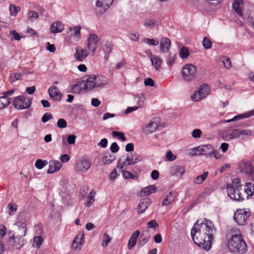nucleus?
Listing matches in <instances>:
<instances>
[{
	"label": "nucleus",
	"instance_id": "obj_50",
	"mask_svg": "<svg viewBox=\"0 0 254 254\" xmlns=\"http://www.w3.org/2000/svg\"><path fill=\"white\" fill-rule=\"evenodd\" d=\"M166 159L169 161H173L176 159V156L174 155L171 150H169L166 154Z\"/></svg>",
	"mask_w": 254,
	"mask_h": 254
},
{
	"label": "nucleus",
	"instance_id": "obj_2",
	"mask_svg": "<svg viewBox=\"0 0 254 254\" xmlns=\"http://www.w3.org/2000/svg\"><path fill=\"white\" fill-rule=\"evenodd\" d=\"M26 232V228L23 225L19 226L15 233V236L12 234L9 236L8 244L12 248L15 250L20 249L25 242L24 237Z\"/></svg>",
	"mask_w": 254,
	"mask_h": 254
},
{
	"label": "nucleus",
	"instance_id": "obj_21",
	"mask_svg": "<svg viewBox=\"0 0 254 254\" xmlns=\"http://www.w3.org/2000/svg\"><path fill=\"white\" fill-rule=\"evenodd\" d=\"M62 166V163L59 161H50L49 162V168L47 173L52 174L60 170Z\"/></svg>",
	"mask_w": 254,
	"mask_h": 254
},
{
	"label": "nucleus",
	"instance_id": "obj_16",
	"mask_svg": "<svg viewBox=\"0 0 254 254\" xmlns=\"http://www.w3.org/2000/svg\"><path fill=\"white\" fill-rule=\"evenodd\" d=\"M151 203V200L150 198L146 197L142 199L136 207L137 214H141L143 213Z\"/></svg>",
	"mask_w": 254,
	"mask_h": 254
},
{
	"label": "nucleus",
	"instance_id": "obj_61",
	"mask_svg": "<svg viewBox=\"0 0 254 254\" xmlns=\"http://www.w3.org/2000/svg\"><path fill=\"white\" fill-rule=\"evenodd\" d=\"M239 136L241 135H245L246 136H251L252 135V131L250 130L246 129V130H240L239 129Z\"/></svg>",
	"mask_w": 254,
	"mask_h": 254
},
{
	"label": "nucleus",
	"instance_id": "obj_15",
	"mask_svg": "<svg viewBox=\"0 0 254 254\" xmlns=\"http://www.w3.org/2000/svg\"><path fill=\"white\" fill-rule=\"evenodd\" d=\"M99 39L98 36L94 34H92L89 35L88 38V49L95 53L98 45Z\"/></svg>",
	"mask_w": 254,
	"mask_h": 254
},
{
	"label": "nucleus",
	"instance_id": "obj_60",
	"mask_svg": "<svg viewBox=\"0 0 254 254\" xmlns=\"http://www.w3.org/2000/svg\"><path fill=\"white\" fill-rule=\"evenodd\" d=\"M26 32L28 34H30V35L32 37H34V36L38 37L39 36V35L37 34V32L35 30H34L32 28H30V27H28L27 28Z\"/></svg>",
	"mask_w": 254,
	"mask_h": 254
},
{
	"label": "nucleus",
	"instance_id": "obj_23",
	"mask_svg": "<svg viewBox=\"0 0 254 254\" xmlns=\"http://www.w3.org/2000/svg\"><path fill=\"white\" fill-rule=\"evenodd\" d=\"M244 191L243 194L248 199L250 196H252L254 194V185L250 182L246 183Z\"/></svg>",
	"mask_w": 254,
	"mask_h": 254
},
{
	"label": "nucleus",
	"instance_id": "obj_29",
	"mask_svg": "<svg viewBox=\"0 0 254 254\" xmlns=\"http://www.w3.org/2000/svg\"><path fill=\"white\" fill-rule=\"evenodd\" d=\"M242 5L243 0H235L232 5L235 11L241 17H243V13L242 9Z\"/></svg>",
	"mask_w": 254,
	"mask_h": 254
},
{
	"label": "nucleus",
	"instance_id": "obj_31",
	"mask_svg": "<svg viewBox=\"0 0 254 254\" xmlns=\"http://www.w3.org/2000/svg\"><path fill=\"white\" fill-rule=\"evenodd\" d=\"M109 78L103 75H96V87L103 86L109 82Z\"/></svg>",
	"mask_w": 254,
	"mask_h": 254
},
{
	"label": "nucleus",
	"instance_id": "obj_22",
	"mask_svg": "<svg viewBox=\"0 0 254 254\" xmlns=\"http://www.w3.org/2000/svg\"><path fill=\"white\" fill-rule=\"evenodd\" d=\"M64 28L63 23L60 21L55 22L52 23L50 27V31L52 33H58L62 32Z\"/></svg>",
	"mask_w": 254,
	"mask_h": 254
},
{
	"label": "nucleus",
	"instance_id": "obj_19",
	"mask_svg": "<svg viewBox=\"0 0 254 254\" xmlns=\"http://www.w3.org/2000/svg\"><path fill=\"white\" fill-rule=\"evenodd\" d=\"M196 149L201 155H209L213 152V148L210 144L199 146L196 148Z\"/></svg>",
	"mask_w": 254,
	"mask_h": 254
},
{
	"label": "nucleus",
	"instance_id": "obj_12",
	"mask_svg": "<svg viewBox=\"0 0 254 254\" xmlns=\"http://www.w3.org/2000/svg\"><path fill=\"white\" fill-rule=\"evenodd\" d=\"M82 82L84 83L83 86L85 90H91L96 87V75H87L84 76Z\"/></svg>",
	"mask_w": 254,
	"mask_h": 254
},
{
	"label": "nucleus",
	"instance_id": "obj_42",
	"mask_svg": "<svg viewBox=\"0 0 254 254\" xmlns=\"http://www.w3.org/2000/svg\"><path fill=\"white\" fill-rule=\"evenodd\" d=\"M202 45L205 49H209L212 47V43L207 37H205L202 40Z\"/></svg>",
	"mask_w": 254,
	"mask_h": 254
},
{
	"label": "nucleus",
	"instance_id": "obj_25",
	"mask_svg": "<svg viewBox=\"0 0 254 254\" xmlns=\"http://www.w3.org/2000/svg\"><path fill=\"white\" fill-rule=\"evenodd\" d=\"M150 61L152 65L156 70H159L161 67L162 63V60L160 57L155 55H151L150 56Z\"/></svg>",
	"mask_w": 254,
	"mask_h": 254
},
{
	"label": "nucleus",
	"instance_id": "obj_64",
	"mask_svg": "<svg viewBox=\"0 0 254 254\" xmlns=\"http://www.w3.org/2000/svg\"><path fill=\"white\" fill-rule=\"evenodd\" d=\"M139 38V35L138 32H132L130 34V38L134 41L138 40Z\"/></svg>",
	"mask_w": 254,
	"mask_h": 254
},
{
	"label": "nucleus",
	"instance_id": "obj_9",
	"mask_svg": "<svg viewBox=\"0 0 254 254\" xmlns=\"http://www.w3.org/2000/svg\"><path fill=\"white\" fill-rule=\"evenodd\" d=\"M250 215L251 212L250 211L239 209L235 212L234 219L238 225H244L246 224Z\"/></svg>",
	"mask_w": 254,
	"mask_h": 254
},
{
	"label": "nucleus",
	"instance_id": "obj_39",
	"mask_svg": "<svg viewBox=\"0 0 254 254\" xmlns=\"http://www.w3.org/2000/svg\"><path fill=\"white\" fill-rule=\"evenodd\" d=\"M96 194V192L93 191V190L89 193L88 198L86 204V205L87 207H90L95 201V196Z\"/></svg>",
	"mask_w": 254,
	"mask_h": 254
},
{
	"label": "nucleus",
	"instance_id": "obj_28",
	"mask_svg": "<svg viewBox=\"0 0 254 254\" xmlns=\"http://www.w3.org/2000/svg\"><path fill=\"white\" fill-rule=\"evenodd\" d=\"M139 234L140 232L139 230L135 231L131 234L127 244L128 249H131L135 245Z\"/></svg>",
	"mask_w": 254,
	"mask_h": 254
},
{
	"label": "nucleus",
	"instance_id": "obj_33",
	"mask_svg": "<svg viewBox=\"0 0 254 254\" xmlns=\"http://www.w3.org/2000/svg\"><path fill=\"white\" fill-rule=\"evenodd\" d=\"M83 82L82 80L77 82L76 84H74L71 87V92L73 93H79L82 90H85L84 89V86H83Z\"/></svg>",
	"mask_w": 254,
	"mask_h": 254
},
{
	"label": "nucleus",
	"instance_id": "obj_58",
	"mask_svg": "<svg viewBox=\"0 0 254 254\" xmlns=\"http://www.w3.org/2000/svg\"><path fill=\"white\" fill-rule=\"evenodd\" d=\"M191 134L193 138H199L201 136V131L199 129H195L192 131Z\"/></svg>",
	"mask_w": 254,
	"mask_h": 254
},
{
	"label": "nucleus",
	"instance_id": "obj_36",
	"mask_svg": "<svg viewBox=\"0 0 254 254\" xmlns=\"http://www.w3.org/2000/svg\"><path fill=\"white\" fill-rule=\"evenodd\" d=\"M11 99H9L6 96H2L0 97V109H2L5 107L8 106L10 103Z\"/></svg>",
	"mask_w": 254,
	"mask_h": 254
},
{
	"label": "nucleus",
	"instance_id": "obj_26",
	"mask_svg": "<svg viewBox=\"0 0 254 254\" xmlns=\"http://www.w3.org/2000/svg\"><path fill=\"white\" fill-rule=\"evenodd\" d=\"M252 116H254V112H246L244 114H239L235 116L231 119L225 120V123H230L232 122H235L239 120H241L243 119L248 118Z\"/></svg>",
	"mask_w": 254,
	"mask_h": 254
},
{
	"label": "nucleus",
	"instance_id": "obj_45",
	"mask_svg": "<svg viewBox=\"0 0 254 254\" xmlns=\"http://www.w3.org/2000/svg\"><path fill=\"white\" fill-rule=\"evenodd\" d=\"M180 56L182 59L187 58L189 55V49L188 48L183 46L180 50L179 53Z\"/></svg>",
	"mask_w": 254,
	"mask_h": 254
},
{
	"label": "nucleus",
	"instance_id": "obj_53",
	"mask_svg": "<svg viewBox=\"0 0 254 254\" xmlns=\"http://www.w3.org/2000/svg\"><path fill=\"white\" fill-rule=\"evenodd\" d=\"M112 133L113 136L118 137L119 139L122 141L126 140V138L124 136V134L123 132L114 131Z\"/></svg>",
	"mask_w": 254,
	"mask_h": 254
},
{
	"label": "nucleus",
	"instance_id": "obj_46",
	"mask_svg": "<svg viewBox=\"0 0 254 254\" xmlns=\"http://www.w3.org/2000/svg\"><path fill=\"white\" fill-rule=\"evenodd\" d=\"M111 238L107 233H105L103 235L102 239V246L103 247H106L108 243L111 241Z\"/></svg>",
	"mask_w": 254,
	"mask_h": 254
},
{
	"label": "nucleus",
	"instance_id": "obj_57",
	"mask_svg": "<svg viewBox=\"0 0 254 254\" xmlns=\"http://www.w3.org/2000/svg\"><path fill=\"white\" fill-rule=\"evenodd\" d=\"M57 125L59 127L63 128H65L66 127L67 124L64 119H60L58 121Z\"/></svg>",
	"mask_w": 254,
	"mask_h": 254
},
{
	"label": "nucleus",
	"instance_id": "obj_55",
	"mask_svg": "<svg viewBox=\"0 0 254 254\" xmlns=\"http://www.w3.org/2000/svg\"><path fill=\"white\" fill-rule=\"evenodd\" d=\"M76 136L74 134L68 135L67 137V142L69 144H74L75 142Z\"/></svg>",
	"mask_w": 254,
	"mask_h": 254
},
{
	"label": "nucleus",
	"instance_id": "obj_38",
	"mask_svg": "<svg viewBox=\"0 0 254 254\" xmlns=\"http://www.w3.org/2000/svg\"><path fill=\"white\" fill-rule=\"evenodd\" d=\"M150 238V235H146L145 233H143L138 241V245L140 247H142L147 243Z\"/></svg>",
	"mask_w": 254,
	"mask_h": 254
},
{
	"label": "nucleus",
	"instance_id": "obj_49",
	"mask_svg": "<svg viewBox=\"0 0 254 254\" xmlns=\"http://www.w3.org/2000/svg\"><path fill=\"white\" fill-rule=\"evenodd\" d=\"M176 55L174 54H169L167 59V63L169 65H173L175 62Z\"/></svg>",
	"mask_w": 254,
	"mask_h": 254
},
{
	"label": "nucleus",
	"instance_id": "obj_24",
	"mask_svg": "<svg viewBox=\"0 0 254 254\" xmlns=\"http://www.w3.org/2000/svg\"><path fill=\"white\" fill-rule=\"evenodd\" d=\"M185 168L181 166L174 165L171 169L170 173L172 176H182L185 173Z\"/></svg>",
	"mask_w": 254,
	"mask_h": 254
},
{
	"label": "nucleus",
	"instance_id": "obj_14",
	"mask_svg": "<svg viewBox=\"0 0 254 254\" xmlns=\"http://www.w3.org/2000/svg\"><path fill=\"white\" fill-rule=\"evenodd\" d=\"M91 163L85 158L79 160L75 165V169L82 172H86L90 167Z\"/></svg>",
	"mask_w": 254,
	"mask_h": 254
},
{
	"label": "nucleus",
	"instance_id": "obj_6",
	"mask_svg": "<svg viewBox=\"0 0 254 254\" xmlns=\"http://www.w3.org/2000/svg\"><path fill=\"white\" fill-rule=\"evenodd\" d=\"M196 68L195 65L188 64H185L182 70L183 78L186 81L193 80L196 76Z\"/></svg>",
	"mask_w": 254,
	"mask_h": 254
},
{
	"label": "nucleus",
	"instance_id": "obj_52",
	"mask_svg": "<svg viewBox=\"0 0 254 254\" xmlns=\"http://www.w3.org/2000/svg\"><path fill=\"white\" fill-rule=\"evenodd\" d=\"M156 24V21L152 19H146L144 22V25L145 27L152 28Z\"/></svg>",
	"mask_w": 254,
	"mask_h": 254
},
{
	"label": "nucleus",
	"instance_id": "obj_3",
	"mask_svg": "<svg viewBox=\"0 0 254 254\" xmlns=\"http://www.w3.org/2000/svg\"><path fill=\"white\" fill-rule=\"evenodd\" d=\"M243 191L240 180L239 178H235L230 184L227 185V192L228 196L232 199L236 201H241L244 199L245 195L241 192Z\"/></svg>",
	"mask_w": 254,
	"mask_h": 254
},
{
	"label": "nucleus",
	"instance_id": "obj_10",
	"mask_svg": "<svg viewBox=\"0 0 254 254\" xmlns=\"http://www.w3.org/2000/svg\"><path fill=\"white\" fill-rule=\"evenodd\" d=\"M209 93V86L207 84H203L191 95V98L193 101H198L206 97Z\"/></svg>",
	"mask_w": 254,
	"mask_h": 254
},
{
	"label": "nucleus",
	"instance_id": "obj_13",
	"mask_svg": "<svg viewBox=\"0 0 254 254\" xmlns=\"http://www.w3.org/2000/svg\"><path fill=\"white\" fill-rule=\"evenodd\" d=\"M239 129L227 128L222 132V138L226 141H229L239 137Z\"/></svg>",
	"mask_w": 254,
	"mask_h": 254
},
{
	"label": "nucleus",
	"instance_id": "obj_20",
	"mask_svg": "<svg viewBox=\"0 0 254 254\" xmlns=\"http://www.w3.org/2000/svg\"><path fill=\"white\" fill-rule=\"evenodd\" d=\"M89 52L81 48H78L76 49L74 54L75 58L78 61L82 62L88 56Z\"/></svg>",
	"mask_w": 254,
	"mask_h": 254
},
{
	"label": "nucleus",
	"instance_id": "obj_51",
	"mask_svg": "<svg viewBox=\"0 0 254 254\" xmlns=\"http://www.w3.org/2000/svg\"><path fill=\"white\" fill-rule=\"evenodd\" d=\"M105 48L103 49L104 53H111L112 50L113 44L111 42H107L105 43Z\"/></svg>",
	"mask_w": 254,
	"mask_h": 254
},
{
	"label": "nucleus",
	"instance_id": "obj_1",
	"mask_svg": "<svg viewBox=\"0 0 254 254\" xmlns=\"http://www.w3.org/2000/svg\"><path fill=\"white\" fill-rule=\"evenodd\" d=\"M215 232L211 221L205 219L202 222H195L191 231V236L196 245L208 251L211 248Z\"/></svg>",
	"mask_w": 254,
	"mask_h": 254
},
{
	"label": "nucleus",
	"instance_id": "obj_40",
	"mask_svg": "<svg viewBox=\"0 0 254 254\" xmlns=\"http://www.w3.org/2000/svg\"><path fill=\"white\" fill-rule=\"evenodd\" d=\"M208 173L204 172L202 175L197 176L194 179V183L196 184H201L207 178Z\"/></svg>",
	"mask_w": 254,
	"mask_h": 254
},
{
	"label": "nucleus",
	"instance_id": "obj_17",
	"mask_svg": "<svg viewBox=\"0 0 254 254\" xmlns=\"http://www.w3.org/2000/svg\"><path fill=\"white\" fill-rule=\"evenodd\" d=\"M48 92L51 98L53 100L60 101L61 100L62 94L57 87L51 86L49 88Z\"/></svg>",
	"mask_w": 254,
	"mask_h": 254
},
{
	"label": "nucleus",
	"instance_id": "obj_37",
	"mask_svg": "<svg viewBox=\"0 0 254 254\" xmlns=\"http://www.w3.org/2000/svg\"><path fill=\"white\" fill-rule=\"evenodd\" d=\"M6 209L7 212L10 215H13L16 211L17 209V205L13 202H10L8 204Z\"/></svg>",
	"mask_w": 254,
	"mask_h": 254
},
{
	"label": "nucleus",
	"instance_id": "obj_54",
	"mask_svg": "<svg viewBox=\"0 0 254 254\" xmlns=\"http://www.w3.org/2000/svg\"><path fill=\"white\" fill-rule=\"evenodd\" d=\"M158 225L156 221L154 220H152L150 221L147 224V227L148 229L152 228L155 229L157 227H158Z\"/></svg>",
	"mask_w": 254,
	"mask_h": 254
},
{
	"label": "nucleus",
	"instance_id": "obj_59",
	"mask_svg": "<svg viewBox=\"0 0 254 254\" xmlns=\"http://www.w3.org/2000/svg\"><path fill=\"white\" fill-rule=\"evenodd\" d=\"M53 117L51 114L48 113H45L42 118V121L43 123H46L50 120L52 119Z\"/></svg>",
	"mask_w": 254,
	"mask_h": 254
},
{
	"label": "nucleus",
	"instance_id": "obj_44",
	"mask_svg": "<svg viewBox=\"0 0 254 254\" xmlns=\"http://www.w3.org/2000/svg\"><path fill=\"white\" fill-rule=\"evenodd\" d=\"M20 10V7L19 6H16L13 4H10L9 6V10L10 12V14L12 16H16L18 11Z\"/></svg>",
	"mask_w": 254,
	"mask_h": 254
},
{
	"label": "nucleus",
	"instance_id": "obj_32",
	"mask_svg": "<svg viewBox=\"0 0 254 254\" xmlns=\"http://www.w3.org/2000/svg\"><path fill=\"white\" fill-rule=\"evenodd\" d=\"M157 190V188L154 185H151L146 187L141 190L140 194V196H147L149 195L153 192H155Z\"/></svg>",
	"mask_w": 254,
	"mask_h": 254
},
{
	"label": "nucleus",
	"instance_id": "obj_62",
	"mask_svg": "<svg viewBox=\"0 0 254 254\" xmlns=\"http://www.w3.org/2000/svg\"><path fill=\"white\" fill-rule=\"evenodd\" d=\"M10 34L12 35L13 37V39L19 41L21 39V36L15 30H11L10 31Z\"/></svg>",
	"mask_w": 254,
	"mask_h": 254
},
{
	"label": "nucleus",
	"instance_id": "obj_27",
	"mask_svg": "<svg viewBox=\"0 0 254 254\" xmlns=\"http://www.w3.org/2000/svg\"><path fill=\"white\" fill-rule=\"evenodd\" d=\"M175 193L170 191L163 199L162 204L163 206H168L173 203L175 199Z\"/></svg>",
	"mask_w": 254,
	"mask_h": 254
},
{
	"label": "nucleus",
	"instance_id": "obj_18",
	"mask_svg": "<svg viewBox=\"0 0 254 254\" xmlns=\"http://www.w3.org/2000/svg\"><path fill=\"white\" fill-rule=\"evenodd\" d=\"M81 27L79 25L70 27L69 28L67 33L69 34L70 38L73 37V38H75L76 40H78L81 37Z\"/></svg>",
	"mask_w": 254,
	"mask_h": 254
},
{
	"label": "nucleus",
	"instance_id": "obj_63",
	"mask_svg": "<svg viewBox=\"0 0 254 254\" xmlns=\"http://www.w3.org/2000/svg\"><path fill=\"white\" fill-rule=\"evenodd\" d=\"M119 147L116 142L113 143L110 147V150L113 153H116L118 151Z\"/></svg>",
	"mask_w": 254,
	"mask_h": 254
},
{
	"label": "nucleus",
	"instance_id": "obj_47",
	"mask_svg": "<svg viewBox=\"0 0 254 254\" xmlns=\"http://www.w3.org/2000/svg\"><path fill=\"white\" fill-rule=\"evenodd\" d=\"M143 41L148 44V45H153L156 46L158 45L159 42L157 40H154L153 39H149V38H144L143 40Z\"/></svg>",
	"mask_w": 254,
	"mask_h": 254
},
{
	"label": "nucleus",
	"instance_id": "obj_56",
	"mask_svg": "<svg viewBox=\"0 0 254 254\" xmlns=\"http://www.w3.org/2000/svg\"><path fill=\"white\" fill-rule=\"evenodd\" d=\"M125 169V168L121 169L124 177L126 179L133 178L134 175L129 172L126 171Z\"/></svg>",
	"mask_w": 254,
	"mask_h": 254
},
{
	"label": "nucleus",
	"instance_id": "obj_7",
	"mask_svg": "<svg viewBox=\"0 0 254 254\" xmlns=\"http://www.w3.org/2000/svg\"><path fill=\"white\" fill-rule=\"evenodd\" d=\"M160 124V119L158 117L152 118L149 123L141 127L142 132L146 135L153 133L158 129Z\"/></svg>",
	"mask_w": 254,
	"mask_h": 254
},
{
	"label": "nucleus",
	"instance_id": "obj_48",
	"mask_svg": "<svg viewBox=\"0 0 254 254\" xmlns=\"http://www.w3.org/2000/svg\"><path fill=\"white\" fill-rule=\"evenodd\" d=\"M39 17V13L34 10L29 11L28 13V18L29 19L33 21L34 19H37Z\"/></svg>",
	"mask_w": 254,
	"mask_h": 254
},
{
	"label": "nucleus",
	"instance_id": "obj_43",
	"mask_svg": "<svg viewBox=\"0 0 254 254\" xmlns=\"http://www.w3.org/2000/svg\"><path fill=\"white\" fill-rule=\"evenodd\" d=\"M48 162L46 160H42L41 159H38L35 162V167L38 169H42L44 166L48 164Z\"/></svg>",
	"mask_w": 254,
	"mask_h": 254
},
{
	"label": "nucleus",
	"instance_id": "obj_30",
	"mask_svg": "<svg viewBox=\"0 0 254 254\" xmlns=\"http://www.w3.org/2000/svg\"><path fill=\"white\" fill-rule=\"evenodd\" d=\"M171 45V41L169 39L165 37L162 38L160 40L161 52H167L168 51Z\"/></svg>",
	"mask_w": 254,
	"mask_h": 254
},
{
	"label": "nucleus",
	"instance_id": "obj_41",
	"mask_svg": "<svg viewBox=\"0 0 254 254\" xmlns=\"http://www.w3.org/2000/svg\"><path fill=\"white\" fill-rule=\"evenodd\" d=\"M43 239L41 236H36L33 238V246L39 248L42 244Z\"/></svg>",
	"mask_w": 254,
	"mask_h": 254
},
{
	"label": "nucleus",
	"instance_id": "obj_5",
	"mask_svg": "<svg viewBox=\"0 0 254 254\" xmlns=\"http://www.w3.org/2000/svg\"><path fill=\"white\" fill-rule=\"evenodd\" d=\"M32 100L24 95L18 96L14 98L13 105L16 110L27 109L31 106Z\"/></svg>",
	"mask_w": 254,
	"mask_h": 254
},
{
	"label": "nucleus",
	"instance_id": "obj_4",
	"mask_svg": "<svg viewBox=\"0 0 254 254\" xmlns=\"http://www.w3.org/2000/svg\"><path fill=\"white\" fill-rule=\"evenodd\" d=\"M228 247L230 251L233 253L243 254L247 250V244L240 235H233L228 241Z\"/></svg>",
	"mask_w": 254,
	"mask_h": 254
},
{
	"label": "nucleus",
	"instance_id": "obj_35",
	"mask_svg": "<svg viewBox=\"0 0 254 254\" xmlns=\"http://www.w3.org/2000/svg\"><path fill=\"white\" fill-rule=\"evenodd\" d=\"M115 159L114 155L110 153H106L102 158V161L104 164H109Z\"/></svg>",
	"mask_w": 254,
	"mask_h": 254
},
{
	"label": "nucleus",
	"instance_id": "obj_34",
	"mask_svg": "<svg viewBox=\"0 0 254 254\" xmlns=\"http://www.w3.org/2000/svg\"><path fill=\"white\" fill-rule=\"evenodd\" d=\"M114 0H97L96 6L99 7H103L104 9H107L113 3Z\"/></svg>",
	"mask_w": 254,
	"mask_h": 254
},
{
	"label": "nucleus",
	"instance_id": "obj_8",
	"mask_svg": "<svg viewBox=\"0 0 254 254\" xmlns=\"http://www.w3.org/2000/svg\"><path fill=\"white\" fill-rule=\"evenodd\" d=\"M141 160L139 156L136 154L133 153L131 154H128L125 158V160L121 163V159L119 160L118 162L117 168H120L121 169L124 168L127 169V166L130 165H134L139 162Z\"/></svg>",
	"mask_w": 254,
	"mask_h": 254
},
{
	"label": "nucleus",
	"instance_id": "obj_11",
	"mask_svg": "<svg viewBox=\"0 0 254 254\" xmlns=\"http://www.w3.org/2000/svg\"><path fill=\"white\" fill-rule=\"evenodd\" d=\"M84 243V233L79 232L73 241L71 248L74 251L79 252L81 249V247Z\"/></svg>",
	"mask_w": 254,
	"mask_h": 254
}]
</instances>
